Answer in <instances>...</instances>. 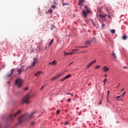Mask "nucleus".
<instances>
[{"instance_id":"nucleus-35","label":"nucleus","mask_w":128,"mask_h":128,"mask_svg":"<svg viewBox=\"0 0 128 128\" xmlns=\"http://www.w3.org/2000/svg\"><path fill=\"white\" fill-rule=\"evenodd\" d=\"M102 28H104V26H106V24H102Z\"/></svg>"},{"instance_id":"nucleus-6","label":"nucleus","mask_w":128,"mask_h":128,"mask_svg":"<svg viewBox=\"0 0 128 128\" xmlns=\"http://www.w3.org/2000/svg\"><path fill=\"white\" fill-rule=\"evenodd\" d=\"M64 74V73H60L59 74L54 76L53 78H52V80H58V78H60Z\"/></svg>"},{"instance_id":"nucleus-10","label":"nucleus","mask_w":128,"mask_h":128,"mask_svg":"<svg viewBox=\"0 0 128 128\" xmlns=\"http://www.w3.org/2000/svg\"><path fill=\"white\" fill-rule=\"evenodd\" d=\"M42 74V72L41 71H38L36 73H35L34 76H40Z\"/></svg>"},{"instance_id":"nucleus-45","label":"nucleus","mask_w":128,"mask_h":128,"mask_svg":"<svg viewBox=\"0 0 128 128\" xmlns=\"http://www.w3.org/2000/svg\"><path fill=\"white\" fill-rule=\"evenodd\" d=\"M74 64V62H72L70 63V64H68V66H70L71 64Z\"/></svg>"},{"instance_id":"nucleus-8","label":"nucleus","mask_w":128,"mask_h":128,"mask_svg":"<svg viewBox=\"0 0 128 128\" xmlns=\"http://www.w3.org/2000/svg\"><path fill=\"white\" fill-rule=\"evenodd\" d=\"M86 10V12L85 10L82 11V14L84 16V18H86V16H86V14H90V10H88V9H87V10Z\"/></svg>"},{"instance_id":"nucleus-40","label":"nucleus","mask_w":128,"mask_h":128,"mask_svg":"<svg viewBox=\"0 0 128 128\" xmlns=\"http://www.w3.org/2000/svg\"><path fill=\"white\" fill-rule=\"evenodd\" d=\"M124 94H126V92H124L122 95H121V96H124Z\"/></svg>"},{"instance_id":"nucleus-20","label":"nucleus","mask_w":128,"mask_h":128,"mask_svg":"<svg viewBox=\"0 0 128 128\" xmlns=\"http://www.w3.org/2000/svg\"><path fill=\"white\" fill-rule=\"evenodd\" d=\"M74 54V52H69V53H66L64 54V55L65 56H70V54Z\"/></svg>"},{"instance_id":"nucleus-47","label":"nucleus","mask_w":128,"mask_h":128,"mask_svg":"<svg viewBox=\"0 0 128 128\" xmlns=\"http://www.w3.org/2000/svg\"><path fill=\"white\" fill-rule=\"evenodd\" d=\"M123 68H128V67H126V66H124L123 67Z\"/></svg>"},{"instance_id":"nucleus-28","label":"nucleus","mask_w":128,"mask_h":128,"mask_svg":"<svg viewBox=\"0 0 128 128\" xmlns=\"http://www.w3.org/2000/svg\"><path fill=\"white\" fill-rule=\"evenodd\" d=\"M56 5H52V8L54 10L56 8Z\"/></svg>"},{"instance_id":"nucleus-38","label":"nucleus","mask_w":128,"mask_h":128,"mask_svg":"<svg viewBox=\"0 0 128 128\" xmlns=\"http://www.w3.org/2000/svg\"><path fill=\"white\" fill-rule=\"evenodd\" d=\"M100 66L98 65L96 66V68H98Z\"/></svg>"},{"instance_id":"nucleus-15","label":"nucleus","mask_w":128,"mask_h":128,"mask_svg":"<svg viewBox=\"0 0 128 128\" xmlns=\"http://www.w3.org/2000/svg\"><path fill=\"white\" fill-rule=\"evenodd\" d=\"M53 4H55V6H57V4H58V0H53Z\"/></svg>"},{"instance_id":"nucleus-55","label":"nucleus","mask_w":128,"mask_h":128,"mask_svg":"<svg viewBox=\"0 0 128 128\" xmlns=\"http://www.w3.org/2000/svg\"><path fill=\"white\" fill-rule=\"evenodd\" d=\"M98 12H100V11H99L98 10Z\"/></svg>"},{"instance_id":"nucleus-37","label":"nucleus","mask_w":128,"mask_h":128,"mask_svg":"<svg viewBox=\"0 0 128 128\" xmlns=\"http://www.w3.org/2000/svg\"><path fill=\"white\" fill-rule=\"evenodd\" d=\"M76 50H78V49L72 50V52H74V51H76Z\"/></svg>"},{"instance_id":"nucleus-46","label":"nucleus","mask_w":128,"mask_h":128,"mask_svg":"<svg viewBox=\"0 0 128 128\" xmlns=\"http://www.w3.org/2000/svg\"><path fill=\"white\" fill-rule=\"evenodd\" d=\"M120 83H119L118 85L116 86V88H120Z\"/></svg>"},{"instance_id":"nucleus-14","label":"nucleus","mask_w":128,"mask_h":128,"mask_svg":"<svg viewBox=\"0 0 128 128\" xmlns=\"http://www.w3.org/2000/svg\"><path fill=\"white\" fill-rule=\"evenodd\" d=\"M102 70H104V72H108V70L109 68H108L106 66H105L104 67L102 68Z\"/></svg>"},{"instance_id":"nucleus-56","label":"nucleus","mask_w":128,"mask_h":128,"mask_svg":"<svg viewBox=\"0 0 128 128\" xmlns=\"http://www.w3.org/2000/svg\"><path fill=\"white\" fill-rule=\"evenodd\" d=\"M68 94H70V93H68Z\"/></svg>"},{"instance_id":"nucleus-17","label":"nucleus","mask_w":128,"mask_h":128,"mask_svg":"<svg viewBox=\"0 0 128 128\" xmlns=\"http://www.w3.org/2000/svg\"><path fill=\"white\" fill-rule=\"evenodd\" d=\"M112 56H114V58H116V53L114 51H112Z\"/></svg>"},{"instance_id":"nucleus-41","label":"nucleus","mask_w":128,"mask_h":128,"mask_svg":"<svg viewBox=\"0 0 128 128\" xmlns=\"http://www.w3.org/2000/svg\"><path fill=\"white\" fill-rule=\"evenodd\" d=\"M28 90V87H26L24 89V90Z\"/></svg>"},{"instance_id":"nucleus-7","label":"nucleus","mask_w":128,"mask_h":128,"mask_svg":"<svg viewBox=\"0 0 128 128\" xmlns=\"http://www.w3.org/2000/svg\"><path fill=\"white\" fill-rule=\"evenodd\" d=\"M96 60L92 61L86 65V68H90V66H92L94 64H96Z\"/></svg>"},{"instance_id":"nucleus-50","label":"nucleus","mask_w":128,"mask_h":128,"mask_svg":"<svg viewBox=\"0 0 128 128\" xmlns=\"http://www.w3.org/2000/svg\"><path fill=\"white\" fill-rule=\"evenodd\" d=\"M68 124V122H65V124Z\"/></svg>"},{"instance_id":"nucleus-39","label":"nucleus","mask_w":128,"mask_h":128,"mask_svg":"<svg viewBox=\"0 0 128 128\" xmlns=\"http://www.w3.org/2000/svg\"><path fill=\"white\" fill-rule=\"evenodd\" d=\"M24 68V65H23V66H21V68H22V70H24L23 69Z\"/></svg>"},{"instance_id":"nucleus-49","label":"nucleus","mask_w":128,"mask_h":128,"mask_svg":"<svg viewBox=\"0 0 128 128\" xmlns=\"http://www.w3.org/2000/svg\"><path fill=\"white\" fill-rule=\"evenodd\" d=\"M82 4V3H80V2L78 3V6H80V4Z\"/></svg>"},{"instance_id":"nucleus-33","label":"nucleus","mask_w":128,"mask_h":128,"mask_svg":"<svg viewBox=\"0 0 128 128\" xmlns=\"http://www.w3.org/2000/svg\"><path fill=\"white\" fill-rule=\"evenodd\" d=\"M44 86H46V85L43 86L40 89V90H44Z\"/></svg>"},{"instance_id":"nucleus-29","label":"nucleus","mask_w":128,"mask_h":128,"mask_svg":"<svg viewBox=\"0 0 128 128\" xmlns=\"http://www.w3.org/2000/svg\"><path fill=\"white\" fill-rule=\"evenodd\" d=\"M64 80H66V79L64 78H62L60 80V82H64Z\"/></svg>"},{"instance_id":"nucleus-59","label":"nucleus","mask_w":128,"mask_h":128,"mask_svg":"<svg viewBox=\"0 0 128 128\" xmlns=\"http://www.w3.org/2000/svg\"><path fill=\"white\" fill-rule=\"evenodd\" d=\"M71 96H72V94H71Z\"/></svg>"},{"instance_id":"nucleus-44","label":"nucleus","mask_w":128,"mask_h":128,"mask_svg":"<svg viewBox=\"0 0 128 128\" xmlns=\"http://www.w3.org/2000/svg\"><path fill=\"white\" fill-rule=\"evenodd\" d=\"M70 100H72L70 98H69L67 100V102H70Z\"/></svg>"},{"instance_id":"nucleus-52","label":"nucleus","mask_w":128,"mask_h":128,"mask_svg":"<svg viewBox=\"0 0 128 128\" xmlns=\"http://www.w3.org/2000/svg\"><path fill=\"white\" fill-rule=\"evenodd\" d=\"M124 88H123L122 90V92H124Z\"/></svg>"},{"instance_id":"nucleus-21","label":"nucleus","mask_w":128,"mask_h":128,"mask_svg":"<svg viewBox=\"0 0 128 128\" xmlns=\"http://www.w3.org/2000/svg\"><path fill=\"white\" fill-rule=\"evenodd\" d=\"M48 12L50 14H52V9L50 8L48 10Z\"/></svg>"},{"instance_id":"nucleus-3","label":"nucleus","mask_w":128,"mask_h":128,"mask_svg":"<svg viewBox=\"0 0 128 128\" xmlns=\"http://www.w3.org/2000/svg\"><path fill=\"white\" fill-rule=\"evenodd\" d=\"M15 84L18 86V88H20L22 86V80L18 78L15 80Z\"/></svg>"},{"instance_id":"nucleus-27","label":"nucleus","mask_w":128,"mask_h":128,"mask_svg":"<svg viewBox=\"0 0 128 128\" xmlns=\"http://www.w3.org/2000/svg\"><path fill=\"white\" fill-rule=\"evenodd\" d=\"M126 38H128V36H122V39L124 40H126Z\"/></svg>"},{"instance_id":"nucleus-26","label":"nucleus","mask_w":128,"mask_h":128,"mask_svg":"<svg viewBox=\"0 0 128 128\" xmlns=\"http://www.w3.org/2000/svg\"><path fill=\"white\" fill-rule=\"evenodd\" d=\"M78 0L80 4H84V0Z\"/></svg>"},{"instance_id":"nucleus-23","label":"nucleus","mask_w":128,"mask_h":128,"mask_svg":"<svg viewBox=\"0 0 128 128\" xmlns=\"http://www.w3.org/2000/svg\"><path fill=\"white\" fill-rule=\"evenodd\" d=\"M55 28H56V26H54L52 24L51 25V28H50L51 30H54Z\"/></svg>"},{"instance_id":"nucleus-48","label":"nucleus","mask_w":128,"mask_h":128,"mask_svg":"<svg viewBox=\"0 0 128 128\" xmlns=\"http://www.w3.org/2000/svg\"><path fill=\"white\" fill-rule=\"evenodd\" d=\"M107 16L109 18H110V16L107 14Z\"/></svg>"},{"instance_id":"nucleus-5","label":"nucleus","mask_w":128,"mask_h":128,"mask_svg":"<svg viewBox=\"0 0 128 128\" xmlns=\"http://www.w3.org/2000/svg\"><path fill=\"white\" fill-rule=\"evenodd\" d=\"M36 62H38V59L36 58H34L33 59V62L31 66H28L27 67V70L28 68H32V66H34L36 65Z\"/></svg>"},{"instance_id":"nucleus-19","label":"nucleus","mask_w":128,"mask_h":128,"mask_svg":"<svg viewBox=\"0 0 128 128\" xmlns=\"http://www.w3.org/2000/svg\"><path fill=\"white\" fill-rule=\"evenodd\" d=\"M54 39H52L51 40H50V44H49V46H52V44L54 42Z\"/></svg>"},{"instance_id":"nucleus-12","label":"nucleus","mask_w":128,"mask_h":128,"mask_svg":"<svg viewBox=\"0 0 128 128\" xmlns=\"http://www.w3.org/2000/svg\"><path fill=\"white\" fill-rule=\"evenodd\" d=\"M110 90L107 91L106 98H107L108 102H110V100H108V96H110Z\"/></svg>"},{"instance_id":"nucleus-30","label":"nucleus","mask_w":128,"mask_h":128,"mask_svg":"<svg viewBox=\"0 0 128 128\" xmlns=\"http://www.w3.org/2000/svg\"><path fill=\"white\" fill-rule=\"evenodd\" d=\"M122 98V96H118L116 97V100H120V99H118V98Z\"/></svg>"},{"instance_id":"nucleus-2","label":"nucleus","mask_w":128,"mask_h":128,"mask_svg":"<svg viewBox=\"0 0 128 128\" xmlns=\"http://www.w3.org/2000/svg\"><path fill=\"white\" fill-rule=\"evenodd\" d=\"M32 96H30V92H28L22 100L21 104H30V100Z\"/></svg>"},{"instance_id":"nucleus-54","label":"nucleus","mask_w":128,"mask_h":128,"mask_svg":"<svg viewBox=\"0 0 128 128\" xmlns=\"http://www.w3.org/2000/svg\"><path fill=\"white\" fill-rule=\"evenodd\" d=\"M122 100V99H121V100Z\"/></svg>"},{"instance_id":"nucleus-57","label":"nucleus","mask_w":128,"mask_h":128,"mask_svg":"<svg viewBox=\"0 0 128 128\" xmlns=\"http://www.w3.org/2000/svg\"><path fill=\"white\" fill-rule=\"evenodd\" d=\"M20 92H18V94H20Z\"/></svg>"},{"instance_id":"nucleus-11","label":"nucleus","mask_w":128,"mask_h":128,"mask_svg":"<svg viewBox=\"0 0 128 128\" xmlns=\"http://www.w3.org/2000/svg\"><path fill=\"white\" fill-rule=\"evenodd\" d=\"M17 72H18V74H22V72H24V70H22V68H20L17 70Z\"/></svg>"},{"instance_id":"nucleus-22","label":"nucleus","mask_w":128,"mask_h":128,"mask_svg":"<svg viewBox=\"0 0 128 128\" xmlns=\"http://www.w3.org/2000/svg\"><path fill=\"white\" fill-rule=\"evenodd\" d=\"M111 34H116V30H110Z\"/></svg>"},{"instance_id":"nucleus-31","label":"nucleus","mask_w":128,"mask_h":128,"mask_svg":"<svg viewBox=\"0 0 128 128\" xmlns=\"http://www.w3.org/2000/svg\"><path fill=\"white\" fill-rule=\"evenodd\" d=\"M91 42H96V38H92Z\"/></svg>"},{"instance_id":"nucleus-9","label":"nucleus","mask_w":128,"mask_h":128,"mask_svg":"<svg viewBox=\"0 0 128 128\" xmlns=\"http://www.w3.org/2000/svg\"><path fill=\"white\" fill-rule=\"evenodd\" d=\"M14 70L12 69L11 72H10V74L6 75V78H10V77L12 76V74H14Z\"/></svg>"},{"instance_id":"nucleus-53","label":"nucleus","mask_w":128,"mask_h":128,"mask_svg":"<svg viewBox=\"0 0 128 128\" xmlns=\"http://www.w3.org/2000/svg\"><path fill=\"white\" fill-rule=\"evenodd\" d=\"M108 75L106 74H105L104 76H106Z\"/></svg>"},{"instance_id":"nucleus-32","label":"nucleus","mask_w":128,"mask_h":128,"mask_svg":"<svg viewBox=\"0 0 128 128\" xmlns=\"http://www.w3.org/2000/svg\"><path fill=\"white\" fill-rule=\"evenodd\" d=\"M84 8H85V10H88V6H84Z\"/></svg>"},{"instance_id":"nucleus-42","label":"nucleus","mask_w":128,"mask_h":128,"mask_svg":"<svg viewBox=\"0 0 128 128\" xmlns=\"http://www.w3.org/2000/svg\"><path fill=\"white\" fill-rule=\"evenodd\" d=\"M91 22L93 24V25L94 26H96V24H94V22H92V20H91Z\"/></svg>"},{"instance_id":"nucleus-25","label":"nucleus","mask_w":128,"mask_h":128,"mask_svg":"<svg viewBox=\"0 0 128 128\" xmlns=\"http://www.w3.org/2000/svg\"><path fill=\"white\" fill-rule=\"evenodd\" d=\"M30 126H34V121H31V122L30 124Z\"/></svg>"},{"instance_id":"nucleus-36","label":"nucleus","mask_w":128,"mask_h":128,"mask_svg":"<svg viewBox=\"0 0 128 128\" xmlns=\"http://www.w3.org/2000/svg\"><path fill=\"white\" fill-rule=\"evenodd\" d=\"M60 110H57V111H56V114H60Z\"/></svg>"},{"instance_id":"nucleus-16","label":"nucleus","mask_w":128,"mask_h":128,"mask_svg":"<svg viewBox=\"0 0 128 128\" xmlns=\"http://www.w3.org/2000/svg\"><path fill=\"white\" fill-rule=\"evenodd\" d=\"M108 16V14H100V16L102 18H106V16Z\"/></svg>"},{"instance_id":"nucleus-1","label":"nucleus","mask_w":128,"mask_h":128,"mask_svg":"<svg viewBox=\"0 0 128 128\" xmlns=\"http://www.w3.org/2000/svg\"><path fill=\"white\" fill-rule=\"evenodd\" d=\"M34 114V112H32L31 114H26L22 116L21 117L19 118V124H22L24 122H28V120L32 118V116Z\"/></svg>"},{"instance_id":"nucleus-43","label":"nucleus","mask_w":128,"mask_h":128,"mask_svg":"<svg viewBox=\"0 0 128 128\" xmlns=\"http://www.w3.org/2000/svg\"><path fill=\"white\" fill-rule=\"evenodd\" d=\"M7 84H8L10 86V82H8Z\"/></svg>"},{"instance_id":"nucleus-58","label":"nucleus","mask_w":128,"mask_h":128,"mask_svg":"<svg viewBox=\"0 0 128 128\" xmlns=\"http://www.w3.org/2000/svg\"><path fill=\"white\" fill-rule=\"evenodd\" d=\"M78 48H82V47H78Z\"/></svg>"},{"instance_id":"nucleus-13","label":"nucleus","mask_w":128,"mask_h":128,"mask_svg":"<svg viewBox=\"0 0 128 128\" xmlns=\"http://www.w3.org/2000/svg\"><path fill=\"white\" fill-rule=\"evenodd\" d=\"M56 60H54L53 62H50L48 64H50V66H54V64H56Z\"/></svg>"},{"instance_id":"nucleus-24","label":"nucleus","mask_w":128,"mask_h":128,"mask_svg":"<svg viewBox=\"0 0 128 128\" xmlns=\"http://www.w3.org/2000/svg\"><path fill=\"white\" fill-rule=\"evenodd\" d=\"M90 42H92V41L88 40L86 42V44H90Z\"/></svg>"},{"instance_id":"nucleus-18","label":"nucleus","mask_w":128,"mask_h":128,"mask_svg":"<svg viewBox=\"0 0 128 128\" xmlns=\"http://www.w3.org/2000/svg\"><path fill=\"white\" fill-rule=\"evenodd\" d=\"M70 76H72V75L68 74V75H67L65 77H64V78L65 80H68V78H70Z\"/></svg>"},{"instance_id":"nucleus-4","label":"nucleus","mask_w":128,"mask_h":128,"mask_svg":"<svg viewBox=\"0 0 128 128\" xmlns=\"http://www.w3.org/2000/svg\"><path fill=\"white\" fill-rule=\"evenodd\" d=\"M20 110H18L16 113H15L14 114H11L10 115L8 119V120H14V116H18V114H19L20 113Z\"/></svg>"},{"instance_id":"nucleus-34","label":"nucleus","mask_w":128,"mask_h":128,"mask_svg":"<svg viewBox=\"0 0 128 128\" xmlns=\"http://www.w3.org/2000/svg\"><path fill=\"white\" fill-rule=\"evenodd\" d=\"M106 80H108V79H105V80L103 81V82H106ZM104 84H106L104 83Z\"/></svg>"},{"instance_id":"nucleus-51","label":"nucleus","mask_w":128,"mask_h":128,"mask_svg":"<svg viewBox=\"0 0 128 128\" xmlns=\"http://www.w3.org/2000/svg\"><path fill=\"white\" fill-rule=\"evenodd\" d=\"M99 104H102V101L99 102Z\"/></svg>"}]
</instances>
